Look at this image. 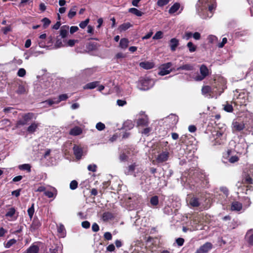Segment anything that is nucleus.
Masks as SVG:
<instances>
[{
	"label": "nucleus",
	"instance_id": "61",
	"mask_svg": "<svg viewBox=\"0 0 253 253\" xmlns=\"http://www.w3.org/2000/svg\"><path fill=\"white\" fill-rule=\"evenodd\" d=\"M184 240L183 238H178L176 240V242L179 246H181L183 245Z\"/></svg>",
	"mask_w": 253,
	"mask_h": 253
},
{
	"label": "nucleus",
	"instance_id": "23",
	"mask_svg": "<svg viewBox=\"0 0 253 253\" xmlns=\"http://www.w3.org/2000/svg\"><path fill=\"white\" fill-rule=\"evenodd\" d=\"M39 125V124L38 123H36L35 122L31 124V125L27 128V131L29 133L34 132L38 127Z\"/></svg>",
	"mask_w": 253,
	"mask_h": 253
},
{
	"label": "nucleus",
	"instance_id": "59",
	"mask_svg": "<svg viewBox=\"0 0 253 253\" xmlns=\"http://www.w3.org/2000/svg\"><path fill=\"white\" fill-rule=\"evenodd\" d=\"M117 104L119 106H123L126 104V102L125 100L118 99L117 101Z\"/></svg>",
	"mask_w": 253,
	"mask_h": 253
},
{
	"label": "nucleus",
	"instance_id": "63",
	"mask_svg": "<svg viewBox=\"0 0 253 253\" xmlns=\"http://www.w3.org/2000/svg\"><path fill=\"white\" fill-rule=\"evenodd\" d=\"M94 72V70L93 69H87L84 71V73L87 76H90Z\"/></svg>",
	"mask_w": 253,
	"mask_h": 253
},
{
	"label": "nucleus",
	"instance_id": "16",
	"mask_svg": "<svg viewBox=\"0 0 253 253\" xmlns=\"http://www.w3.org/2000/svg\"><path fill=\"white\" fill-rule=\"evenodd\" d=\"M166 120L167 121L169 122L172 125H175L178 122V117L175 115L171 114L166 118Z\"/></svg>",
	"mask_w": 253,
	"mask_h": 253
},
{
	"label": "nucleus",
	"instance_id": "25",
	"mask_svg": "<svg viewBox=\"0 0 253 253\" xmlns=\"http://www.w3.org/2000/svg\"><path fill=\"white\" fill-rule=\"evenodd\" d=\"M128 12L137 16H141L143 13L141 11L139 10L136 8H130L128 9Z\"/></svg>",
	"mask_w": 253,
	"mask_h": 253
},
{
	"label": "nucleus",
	"instance_id": "42",
	"mask_svg": "<svg viewBox=\"0 0 253 253\" xmlns=\"http://www.w3.org/2000/svg\"><path fill=\"white\" fill-rule=\"evenodd\" d=\"M89 22V19L87 18L84 21H82L80 24L79 26L82 29H84L85 27L87 26V24Z\"/></svg>",
	"mask_w": 253,
	"mask_h": 253
},
{
	"label": "nucleus",
	"instance_id": "2",
	"mask_svg": "<svg viewBox=\"0 0 253 253\" xmlns=\"http://www.w3.org/2000/svg\"><path fill=\"white\" fill-rule=\"evenodd\" d=\"M215 134H212V137H211L212 141H214L213 145H221L223 144L226 140V133L223 130H219L215 132Z\"/></svg>",
	"mask_w": 253,
	"mask_h": 253
},
{
	"label": "nucleus",
	"instance_id": "54",
	"mask_svg": "<svg viewBox=\"0 0 253 253\" xmlns=\"http://www.w3.org/2000/svg\"><path fill=\"white\" fill-rule=\"evenodd\" d=\"M104 238L108 241L111 240L112 239V236L110 232H106L104 234Z\"/></svg>",
	"mask_w": 253,
	"mask_h": 253
},
{
	"label": "nucleus",
	"instance_id": "21",
	"mask_svg": "<svg viewBox=\"0 0 253 253\" xmlns=\"http://www.w3.org/2000/svg\"><path fill=\"white\" fill-rule=\"evenodd\" d=\"M82 132V129L79 126H76L71 129L70 134L72 135L76 136L80 134Z\"/></svg>",
	"mask_w": 253,
	"mask_h": 253
},
{
	"label": "nucleus",
	"instance_id": "22",
	"mask_svg": "<svg viewBox=\"0 0 253 253\" xmlns=\"http://www.w3.org/2000/svg\"><path fill=\"white\" fill-rule=\"evenodd\" d=\"M131 27H132V24L129 22H126L121 24L119 27V30L120 32H122L127 30Z\"/></svg>",
	"mask_w": 253,
	"mask_h": 253
},
{
	"label": "nucleus",
	"instance_id": "49",
	"mask_svg": "<svg viewBox=\"0 0 253 253\" xmlns=\"http://www.w3.org/2000/svg\"><path fill=\"white\" fill-rule=\"evenodd\" d=\"M211 88L210 86H204L202 89V91L203 94H207L211 91Z\"/></svg>",
	"mask_w": 253,
	"mask_h": 253
},
{
	"label": "nucleus",
	"instance_id": "26",
	"mask_svg": "<svg viewBox=\"0 0 253 253\" xmlns=\"http://www.w3.org/2000/svg\"><path fill=\"white\" fill-rule=\"evenodd\" d=\"M128 40L126 38H123L120 40V46L123 49H126L128 46Z\"/></svg>",
	"mask_w": 253,
	"mask_h": 253
},
{
	"label": "nucleus",
	"instance_id": "64",
	"mask_svg": "<svg viewBox=\"0 0 253 253\" xmlns=\"http://www.w3.org/2000/svg\"><path fill=\"white\" fill-rule=\"evenodd\" d=\"M193 38L196 40H199L201 38V34L199 32H195L193 34Z\"/></svg>",
	"mask_w": 253,
	"mask_h": 253
},
{
	"label": "nucleus",
	"instance_id": "58",
	"mask_svg": "<svg viewBox=\"0 0 253 253\" xmlns=\"http://www.w3.org/2000/svg\"><path fill=\"white\" fill-rule=\"evenodd\" d=\"M21 191V189H17L16 190L13 191L11 192V194L13 196H15V197H18L19 196V195L20 194Z\"/></svg>",
	"mask_w": 253,
	"mask_h": 253
},
{
	"label": "nucleus",
	"instance_id": "13",
	"mask_svg": "<svg viewBox=\"0 0 253 253\" xmlns=\"http://www.w3.org/2000/svg\"><path fill=\"white\" fill-rule=\"evenodd\" d=\"M44 194L48 198H55L57 194V191L55 188L51 187V190L45 191Z\"/></svg>",
	"mask_w": 253,
	"mask_h": 253
},
{
	"label": "nucleus",
	"instance_id": "52",
	"mask_svg": "<svg viewBox=\"0 0 253 253\" xmlns=\"http://www.w3.org/2000/svg\"><path fill=\"white\" fill-rule=\"evenodd\" d=\"M96 165L93 164V165H89L87 167V169L89 171H91L92 172H95L96 171Z\"/></svg>",
	"mask_w": 253,
	"mask_h": 253
},
{
	"label": "nucleus",
	"instance_id": "53",
	"mask_svg": "<svg viewBox=\"0 0 253 253\" xmlns=\"http://www.w3.org/2000/svg\"><path fill=\"white\" fill-rule=\"evenodd\" d=\"M55 48H57L63 46L61 40L58 39L56 40L54 45Z\"/></svg>",
	"mask_w": 253,
	"mask_h": 253
},
{
	"label": "nucleus",
	"instance_id": "14",
	"mask_svg": "<svg viewBox=\"0 0 253 253\" xmlns=\"http://www.w3.org/2000/svg\"><path fill=\"white\" fill-rule=\"evenodd\" d=\"M178 45L179 40L178 39L176 38H172L170 40L169 46L171 51H174Z\"/></svg>",
	"mask_w": 253,
	"mask_h": 253
},
{
	"label": "nucleus",
	"instance_id": "47",
	"mask_svg": "<svg viewBox=\"0 0 253 253\" xmlns=\"http://www.w3.org/2000/svg\"><path fill=\"white\" fill-rule=\"evenodd\" d=\"M208 40L209 42L211 43H213L215 42H216L217 40V38L216 36L214 35H210L208 37Z\"/></svg>",
	"mask_w": 253,
	"mask_h": 253
},
{
	"label": "nucleus",
	"instance_id": "35",
	"mask_svg": "<svg viewBox=\"0 0 253 253\" xmlns=\"http://www.w3.org/2000/svg\"><path fill=\"white\" fill-rule=\"evenodd\" d=\"M19 168L21 170H26L28 172H30L31 167L29 164H25L20 165Z\"/></svg>",
	"mask_w": 253,
	"mask_h": 253
},
{
	"label": "nucleus",
	"instance_id": "7",
	"mask_svg": "<svg viewBox=\"0 0 253 253\" xmlns=\"http://www.w3.org/2000/svg\"><path fill=\"white\" fill-rule=\"evenodd\" d=\"M74 154L78 160L82 158V157L86 154V152L84 151V149L77 145H75L73 147Z\"/></svg>",
	"mask_w": 253,
	"mask_h": 253
},
{
	"label": "nucleus",
	"instance_id": "27",
	"mask_svg": "<svg viewBox=\"0 0 253 253\" xmlns=\"http://www.w3.org/2000/svg\"><path fill=\"white\" fill-rule=\"evenodd\" d=\"M39 249L37 246L32 245L27 250V253H38Z\"/></svg>",
	"mask_w": 253,
	"mask_h": 253
},
{
	"label": "nucleus",
	"instance_id": "57",
	"mask_svg": "<svg viewBox=\"0 0 253 253\" xmlns=\"http://www.w3.org/2000/svg\"><path fill=\"white\" fill-rule=\"evenodd\" d=\"M227 38H223L222 39V42L218 43V47H219V48L223 47L224 46L225 44L227 43Z\"/></svg>",
	"mask_w": 253,
	"mask_h": 253
},
{
	"label": "nucleus",
	"instance_id": "60",
	"mask_svg": "<svg viewBox=\"0 0 253 253\" xmlns=\"http://www.w3.org/2000/svg\"><path fill=\"white\" fill-rule=\"evenodd\" d=\"M99 230V227L96 223H94L92 225V230L93 232H97Z\"/></svg>",
	"mask_w": 253,
	"mask_h": 253
},
{
	"label": "nucleus",
	"instance_id": "50",
	"mask_svg": "<svg viewBox=\"0 0 253 253\" xmlns=\"http://www.w3.org/2000/svg\"><path fill=\"white\" fill-rule=\"evenodd\" d=\"M233 107L231 105L227 104L225 105L224 110L227 112H232L233 111Z\"/></svg>",
	"mask_w": 253,
	"mask_h": 253
},
{
	"label": "nucleus",
	"instance_id": "51",
	"mask_svg": "<svg viewBox=\"0 0 253 253\" xmlns=\"http://www.w3.org/2000/svg\"><path fill=\"white\" fill-rule=\"evenodd\" d=\"M26 74V70L24 68H20L17 72V75L19 77H23Z\"/></svg>",
	"mask_w": 253,
	"mask_h": 253
},
{
	"label": "nucleus",
	"instance_id": "39",
	"mask_svg": "<svg viewBox=\"0 0 253 253\" xmlns=\"http://www.w3.org/2000/svg\"><path fill=\"white\" fill-rule=\"evenodd\" d=\"M16 92L19 94H24L26 92V89L23 85H19Z\"/></svg>",
	"mask_w": 253,
	"mask_h": 253
},
{
	"label": "nucleus",
	"instance_id": "56",
	"mask_svg": "<svg viewBox=\"0 0 253 253\" xmlns=\"http://www.w3.org/2000/svg\"><path fill=\"white\" fill-rule=\"evenodd\" d=\"M245 183L248 184H253L252 178L249 175H247L245 178Z\"/></svg>",
	"mask_w": 253,
	"mask_h": 253
},
{
	"label": "nucleus",
	"instance_id": "12",
	"mask_svg": "<svg viewBox=\"0 0 253 253\" xmlns=\"http://www.w3.org/2000/svg\"><path fill=\"white\" fill-rule=\"evenodd\" d=\"M242 204L239 202L234 201L231 204V210L232 211H240L242 210Z\"/></svg>",
	"mask_w": 253,
	"mask_h": 253
},
{
	"label": "nucleus",
	"instance_id": "44",
	"mask_svg": "<svg viewBox=\"0 0 253 253\" xmlns=\"http://www.w3.org/2000/svg\"><path fill=\"white\" fill-rule=\"evenodd\" d=\"M163 33L161 31L157 32L153 37L154 40H159L163 38Z\"/></svg>",
	"mask_w": 253,
	"mask_h": 253
},
{
	"label": "nucleus",
	"instance_id": "33",
	"mask_svg": "<svg viewBox=\"0 0 253 253\" xmlns=\"http://www.w3.org/2000/svg\"><path fill=\"white\" fill-rule=\"evenodd\" d=\"M247 236H248V243L250 245L253 246V233H252V231H249L247 233Z\"/></svg>",
	"mask_w": 253,
	"mask_h": 253
},
{
	"label": "nucleus",
	"instance_id": "37",
	"mask_svg": "<svg viewBox=\"0 0 253 253\" xmlns=\"http://www.w3.org/2000/svg\"><path fill=\"white\" fill-rule=\"evenodd\" d=\"M68 98L66 94H63L59 96L58 99L56 101V104L59 103L62 101L66 100Z\"/></svg>",
	"mask_w": 253,
	"mask_h": 253
},
{
	"label": "nucleus",
	"instance_id": "18",
	"mask_svg": "<svg viewBox=\"0 0 253 253\" xmlns=\"http://www.w3.org/2000/svg\"><path fill=\"white\" fill-rule=\"evenodd\" d=\"M114 218L113 214L109 211L105 212L102 215V219L104 221H107Z\"/></svg>",
	"mask_w": 253,
	"mask_h": 253
},
{
	"label": "nucleus",
	"instance_id": "43",
	"mask_svg": "<svg viewBox=\"0 0 253 253\" xmlns=\"http://www.w3.org/2000/svg\"><path fill=\"white\" fill-rule=\"evenodd\" d=\"M105 125L102 123L101 122H99L97 123L96 125V128L99 131L103 130V129H105Z\"/></svg>",
	"mask_w": 253,
	"mask_h": 253
},
{
	"label": "nucleus",
	"instance_id": "34",
	"mask_svg": "<svg viewBox=\"0 0 253 253\" xmlns=\"http://www.w3.org/2000/svg\"><path fill=\"white\" fill-rule=\"evenodd\" d=\"M15 211L16 210L14 208H11L8 210V211L5 214V216L11 217L14 215Z\"/></svg>",
	"mask_w": 253,
	"mask_h": 253
},
{
	"label": "nucleus",
	"instance_id": "9",
	"mask_svg": "<svg viewBox=\"0 0 253 253\" xmlns=\"http://www.w3.org/2000/svg\"><path fill=\"white\" fill-rule=\"evenodd\" d=\"M141 117L137 120V126H146L149 125V119L148 116L144 113L140 114Z\"/></svg>",
	"mask_w": 253,
	"mask_h": 253
},
{
	"label": "nucleus",
	"instance_id": "11",
	"mask_svg": "<svg viewBox=\"0 0 253 253\" xmlns=\"http://www.w3.org/2000/svg\"><path fill=\"white\" fill-rule=\"evenodd\" d=\"M232 127L233 130L240 131L244 129L245 124L243 122L234 121L232 123Z\"/></svg>",
	"mask_w": 253,
	"mask_h": 253
},
{
	"label": "nucleus",
	"instance_id": "40",
	"mask_svg": "<svg viewBox=\"0 0 253 253\" xmlns=\"http://www.w3.org/2000/svg\"><path fill=\"white\" fill-rule=\"evenodd\" d=\"M78 183L76 180H72L70 184V188L71 190H75L78 187Z\"/></svg>",
	"mask_w": 253,
	"mask_h": 253
},
{
	"label": "nucleus",
	"instance_id": "30",
	"mask_svg": "<svg viewBox=\"0 0 253 253\" xmlns=\"http://www.w3.org/2000/svg\"><path fill=\"white\" fill-rule=\"evenodd\" d=\"M68 33V27H62L60 31V35L62 38H65Z\"/></svg>",
	"mask_w": 253,
	"mask_h": 253
},
{
	"label": "nucleus",
	"instance_id": "20",
	"mask_svg": "<svg viewBox=\"0 0 253 253\" xmlns=\"http://www.w3.org/2000/svg\"><path fill=\"white\" fill-rule=\"evenodd\" d=\"M180 5L178 2H175L173 4V5L171 6V7L169 10V12L170 14H173L177 12L178 10L179 9Z\"/></svg>",
	"mask_w": 253,
	"mask_h": 253
},
{
	"label": "nucleus",
	"instance_id": "29",
	"mask_svg": "<svg viewBox=\"0 0 253 253\" xmlns=\"http://www.w3.org/2000/svg\"><path fill=\"white\" fill-rule=\"evenodd\" d=\"M136 165L134 163L129 166L127 168V170L126 171V173L127 175L131 174L135 170Z\"/></svg>",
	"mask_w": 253,
	"mask_h": 253
},
{
	"label": "nucleus",
	"instance_id": "24",
	"mask_svg": "<svg viewBox=\"0 0 253 253\" xmlns=\"http://www.w3.org/2000/svg\"><path fill=\"white\" fill-rule=\"evenodd\" d=\"M99 84V82L95 81L87 84L84 87V89H93Z\"/></svg>",
	"mask_w": 253,
	"mask_h": 253
},
{
	"label": "nucleus",
	"instance_id": "32",
	"mask_svg": "<svg viewBox=\"0 0 253 253\" xmlns=\"http://www.w3.org/2000/svg\"><path fill=\"white\" fill-rule=\"evenodd\" d=\"M187 46L190 52H194L196 50L197 46L191 42H189L187 43Z\"/></svg>",
	"mask_w": 253,
	"mask_h": 253
},
{
	"label": "nucleus",
	"instance_id": "46",
	"mask_svg": "<svg viewBox=\"0 0 253 253\" xmlns=\"http://www.w3.org/2000/svg\"><path fill=\"white\" fill-rule=\"evenodd\" d=\"M42 22L43 24V27L46 28L48 26L50 23V20L47 18H44L42 20Z\"/></svg>",
	"mask_w": 253,
	"mask_h": 253
},
{
	"label": "nucleus",
	"instance_id": "41",
	"mask_svg": "<svg viewBox=\"0 0 253 253\" xmlns=\"http://www.w3.org/2000/svg\"><path fill=\"white\" fill-rule=\"evenodd\" d=\"M76 14V11L75 8H73L70 9L69 11L68 16L70 19H72L73 17H74Z\"/></svg>",
	"mask_w": 253,
	"mask_h": 253
},
{
	"label": "nucleus",
	"instance_id": "36",
	"mask_svg": "<svg viewBox=\"0 0 253 253\" xmlns=\"http://www.w3.org/2000/svg\"><path fill=\"white\" fill-rule=\"evenodd\" d=\"M150 203L153 206H155L158 205V204L159 203L158 197L157 196H155L152 197L150 199Z\"/></svg>",
	"mask_w": 253,
	"mask_h": 253
},
{
	"label": "nucleus",
	"instance_id": "6",
	"mask_svg": "<svg viewBox=\"0 0 253 253\" xmlns=\"http://www.w3.org/2000/svg\"><path fill=\"white\" fill-rule=\"evenodd\" d=\"M188 205L191 207H198L200 205L199 199L195 196H189L186 199Z\"/></svg>",
	"mask_w": 253,
	"mask_h": 253
},
{
	"label": "nucleus",
	"instance_id": "3",
	"mask_svg": "<svg viewBox=\"0 0 253 253\" xmlns=\"http://www.w3.org/2000/svg\"><path fill=\"white\" fill-rule=\"evenodd\" d=\"M153 85V82L148 78H141L137 83L138 88L142 90L149 89Z\"/></svg>",
	"mask_w": 253,
	"mask_h": 253
},
{
	"label": "nucleus",
	"instance_id": "10",
	"mask_svg": "<svg viewBox=\"0 0 253 253\" xmlns=\"http://www.w3.org/2000/svg\"><path fill=\"white\" fill-rule=\"evenodd\" d=\"M212 248V245L210 242H207L201 246L195 253H207Z\"/></svg>",
	"mask_w": 253,
	"mask_h": 253
},
{
	"label": "nucleus",
	"instance_id": "48",
	"mask_svg": "<svg viewBox=\"0 0 253 253\" xmlns=\"http://www.w3.org/2000/svg\"><path fill=\"white\" fill-rule=\"evenodd\" d=\"M169 2V0H158L157 4L159 6H163L167 5Z\"/></svg>",
	"mask_w": 253,
	"mask_h": 253
},
{
	"label": "nucleus",
	"instance_id": "31",
	"mask_svg": "<svg viewBox=\"0 0 253 253\" xmlns=\"http://www.w3.org/2000/svg\"><path fill=\"white\" fill-rule=\"evenodd\" d=\"M17 242V241L16 240L14 239H10L6 243H4V246L5 248H10L12 245H14L15 244H16Z\"/></svg>",
	"mask_w": 253,
	"mask_h": 253
},
{
	"label": "nucleus",
	"instance_id": "62",
	"mask_svg": "<svg viewBox=\"0 0 253 253\" xmlns=\"http://www.w3.org/2000/svg\"><path fill=\"white\" fill-rule=\"evenodd\" d=\"M220 190L222 191L223 194L225 195L226 197H227L229 194V191L228 189L226 187H222L220 188Z\"/></svg>",
	"mask_w": 253,
	"mask_h": 253
},
{
	"label": "nucleus",
	"instance_id": "15",
	"mask_svg": "<svg viewBox=\"0 0 253 253\" xmlns=\"http://www.w3.org/2000/svg\"><path fill=\"white\" fill-rule=\"evenodd\" d=\"M36 117L35 114L33 113H28L22 115V119L24 121L28 123L30 120L33 118L36 119Z\"/></svg>",
	"mask_w": 253,
	"mask_h": 253
},
{
	"label": "nucleus",
	"instance_id": "28",
	"mask_svg": "<svg viewBox=\"0 0 253 253\" xmlns=\"http://www.w3.org/2000/svg\"><path fill=\"white\" fill-rule=\"evenodd\" d=\"M133 126L134 124L130 120H127L124 124V127L126 129H131Z\"/></svg>",
	"mask_w": 253,
	"mask_h": 253
},
{
	"label": "nucleus",
	"instance_id": "19",
	"mask_svg": "<svg viewBox=\"0 0 253 253\" xmlns=\"http://www.w3.org/2000/svg\"><path fill=\"white\" fill-rule=\"evenodd\" d=\"M139 65L141 68L145 69H150L154 67V63L150 62H142Z\"/></svg>",
	"mask_w": 253,
	"mask_h": 253
},
{
	"label": "nucleus",
	"instance_id": "1",
	"mask_svg": "<svg viewBox=\"0 0 253 253\" xmlns=\"http://www.w3.org/2000/svg\"><path fill=\"white\" fill-rule=\"evenodd\" d=\"M216 6L215 0H199L197 3V12L203 19L211 18Z\"/></svg>",
	"mask_w": 253,
	"mask_h": 253
},
{
	"label": "nucleus",
	"instance_id": "38",
	"mask_svg": "<svg viewBox=\"0 0 253 253\" xmlns=\"http://www.w3.org/2000/svg\"><path fill=\"white\" fill-rule=\"evenodd\" d=\"M35 211L34 210V204H33L32 206L29 208L27 211L28 215L30 218H32Z\"/></svg>",
	"mask_w": 253,
	"mask_h": 253
},
{
	"label": "nucleus",
	"instance_id": "55",
	"mask_svg": "<svg viewBox=\"0 0 253 253\" xmlns=\"http://www.w3.org/2000/svg\"><path fill=\"white\" fill-rule=\"evenodd\" d=\"M90 224L88 221H84L82 223V226L85 229H88L89 228Z\"/></svg>",
	"mask_w": 253,
	"mask_h": 253
},
{
	"label": "nucleus",
	"instance_id": "45",
	"mask_svg": "<svg viewBox=\"0 0 253 253\" xmlns=\"http://www.w3.org/2000/svg\"><path fill=\"white\" fill-rule=\"evenodd\" d=\"M27 124V123H26L24 120L22 119L21 120H18L16 124V126H15V127L16 128H19L21 126H24L25 125Z\"/></svg>",
	"mask_w": 253,
	"mask_h": 253
},
{
	"label": "nucleus",
	"instance_id": "8",
	"mask_svg": "<svg viewBox=\"0 0 253 253\" xmlns=\"http://www.w3.org/2000/svg\"><path fill=\"white\" fill-rule=\"evenodd\" d=\"M169 157V153L168 151H162L156 157V160L158 163H162L167 161Z\"/></svg>",
	"mask_w": 253,
	"mask_h": 253
},
{
	"label": "nucleus",
	"instance_id": "4",
	"mask_svg": "<svg viewBox=\"0 0 253 253\" xmlns=\"http://www.w3.org/2000/svg\"><path fill=\"white\" fill-rule=\"evenodd\" d=\"M201 75H198L194 77L196 81H201L204 80L209 75V70L205 65H202L200 69Z\"/></svg>",
	"mask_w": 253,
	"mask_h": 253
},
{
	"label": "nucleus",
	"instance_id": "5",
	"mask_svg": "<svg viewBox=\"0 0 253 253\" xmlns=\"http://www.w3.org/2000/svg\"><path fill=\"white\" fill-rule=\"evenodd\" d=\"M171 66L172 63L171 62H168L162 65L160 68L159 74L161 76L169 74L172 71V69L170 68Z\"/></svg>",
	"mask_w": 253,
	"mask_h": 253
},
{
	"label": "nucleus",
	"instance_id": "17",
	"mask_svg": "<svg viewBox=\"0 0 253 253\" xmlns=\"http://www.w3.org/2000/svg\"><path fill=\"white\" fill-rule=\"evenodd\" d=\"M194 69V66L191 64H186L178 67L176 70L179 71L181 70L186 71H192Z\"/></svg>",
	"mask_w": 253,
	"mask_h": 253
}]
</instances>
